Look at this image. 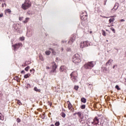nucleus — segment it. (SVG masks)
Here are the masks:
<instances>
[{"instance_id": "f257e3e1", "label": "nucleus", "mask_w": 126, "mask_h": 126, "mask_svg": "<svg viewBox=\"0 0 126 126\" xmlns=\"http://www.w3.org/2000/svg\"><path fill=\"white\" fill-rule=\"evenodd\" d=\"M72 61L74 63H75L76 64H78V63H79L80 62H81V60L80 59V56L78 54H76L74 55H73Z\"/></svg>"}, {"instance_id": "f03ea898", "label": "nucleus", "mask_w": 126, "mask_h": 126, "mask_svg": "<svg viewBox=\"0 0 126 126\" xmlns=\"http://www.w3.org/2000/svg\"><path fill=\"white\" fill-rule=\"evenodd\" d=\"M32 2L31 0H25L24 3L22 4V8L25 10L29 8L31 6Z\"/></svg>"}, {"instance_id": "7ed1b4c3", "label": "nucleus", "mask_w": 126, "mask_h": 126, "mask_svg": "<svg viewBox=\"0 0 126 126\" xmlns=\"http://www.w3.org/2000/svg\"><path fill=\"white\" fill-rule=\"evenodd\" d=\"M94 65H95V63H94V62H91L86 63L84 65V67L86 69H88L93 67Z\"/></svg>"}, {"instance_id": "20e7f679", "label": "nucleus", "mask_w": 126, "mask_h": 126, "mask_svg": "<svg viewBox=\"0 0 126 126\" xmlns=\"http://www.w3.org/2000/svg\"><path fill=\"white\" fill-rule=\"evenodd\" d=\"M22 46V43H16L15 45H13L12 47L14 52H16V51H17L19 49V48H20V47H21Z\"/></svg>"}, {"instance_id": "39448f33", "label": "nucleus", "mask_w": 126, "mask_h": 126, "mask_svg": "<svg viewBox=\"0 0 126 126\" xmlns=\"http://www.w3.org/2000/svg\"><path fill=\"white\" fill-rule=\"evenodd\" d=\"M76 38V35H75L74 34L72 35L70 39L68 41V44H69L70 45H71L72 44V43H73V42H74V41H75Z\"/></svg>"}, {"instance_id": "423d86ee", "label": "nucleus", "mask_w": 126, "mask_h": 126, "mask_svg": "<svg viewBox=\"0 0 126 126\" xmlns=\"http://www.w3.org/2000/svg\"><path fill=\"white\" fill-rule=\"evenodd\" d=\"M53 66H52V70H51V72H52L54 73V72H56V69H57V64H56V63L55 62H53L52 63Z\"/></svg>"}, {"instance_id": "0eeeda50", "label": "nucleus", "mask_w": 126, "mask_h": 126, "mask_svg": "<svg viewBox=\"0 0 126 126\" xmlns=\"http://www.w3.org/2000/svg\"><path fill=\"white\" fill-rule=\"evenodd\" d=\"M98 124H99V119L95 117L94 120V122H92V125H98Z\"/></svg>"}, {"instance_id": "6e6552de", "label": "nucleus", "mask_w": 126, "mask_h": 126, "mask_svg": "<svg viewBox=\"0 0 126 126\" xmlns=\"http://www.w3.org/2000/svg\"><path fill=\"white\" fill-rule=\"evenodd\" d=\"M118 8H119V4L118 3H116L114 8L112 9V11L114 12L116 11Z\"/></svg>"}, {"instance_id": "1a4fd4ad", "label": "nucleus", "mask_w": 126, "mask_h": 126, "mask_svg": "<svg viewBox=\"0 0 126 126\" xmlns=\"http://www.w3.org/2000/svg\"><path fill=\"white\" fill-rule=\"evenodd\" d=\"M81 19L82 20H84V21H85V20H87V14L86 15H81Z\"/></svg>"}, {"instance_id": "9d476101", "label": "nucleus", "mask_w": 126, "mask_h": 126, "mask_svg": "<svg viewBox=\"0 0 126 126\" xmlns=\"http://www.w3.org/2000/svg\"><path fill=\"white\" fill-rule=\"evenodd\" d=\"M71 79L74 83L77 82V81H78V78L77 77H71Z\"/></svg>"}, {"instance_id": "9b49d317", "label": "nucleus", "mask_w": 126, "mask_h": 126, "mask_svg": "<svg viewBox=\"0 0 126 126\" xmlns=\"http://www.w3.org/2000/svg\"><path fill=\"white\" fill-rule=\"evenodd\" d=\"M71 77H77V72L74 71L70 74Z\"/></svg>"}, {"instance_id": "f8f14e48", "label": "nucleus", "mask_w": 126, "mask_h": 126, "mask_svg": "<svg viewBox=\"0 0 126 126\" xmlns=\"http://www.w3.org/2000/svg\"><path fill=\"white\" fill-rule=\"evenodd\" d=\"M66 68V67L64 65H62L60 67V71H64V70H65Z\"/></svg>"}, {"instance_id": "ddd939ff", "label": "nucleus", "mask_w": 126, "mask_h": 126, "mask_svg": "<svg viewBox=\"0 0 126 126\" xmlns=\"http://www.w3.org/2000/svg\"><path fill=\"white\" fill-rule=\"evenodd\" d=\"M113 63V60L110 59L106 63V65H110L111 64Z\"/></svg>"}, {"instance_id": "4468645a", "label": "nucleus", "mask_w": 126, "mask_h": 126, "mask_svg": "<svg viewBox=\"0 0 126 126\" xmlns=\"http://www.w3.org/2000/svg\"><path fill=\"white\" fill-rule=\"evenodd\" d=\"M79 121L81 124H85V120H83V118H80Z\"/></svg>"}, {"instance_id": "2eb2a0df", "label": "nucleus", "mask_w": 126, "mask_h": 126, "mask_svg": "<svg viewBox=\"0 0 126 126\" xmlns=\"http://www.w3.org/2000/svg\"><path fill=\"white\" fill-rule=\"evenodd\" d=\"M77 114L79 117V119H83V115H82V114H81V112H79Z\"/></svg>"}, {"instance_id": "dca6fc26", "label": "nucleus", "mask_w": 126, "mask_h": 126, "mask_svg": "<svg viewBox=\"0 0 126 126\" xmlns=\"http://www.w3.org/2000/svg\"><path fill=\"white\" fill-rule=\"evenodd\" d=\"M80 47L81 49H83V48H85V47L84 46V43H83V42H81L80 44Z\"/></svg>"}, {"instance_id": "f3484780", "label": "nucleus", "mask_w": 126, "mask_h": 126, "mask_svg": "<svg viewBox=\"0 0 126 126\" xmlns=\"http://www.w3.org/2000/svg\"><path fill=\"white\" fill-rule=\"evenodd\" d=\"M83 43H84V46L85 47H88V41H83Z\"/></svg>"}, {"instance_id": "a211bd4d", "label": "nucleus", "mask_w": 126, "mask_h": 126, "mask_svg": "<svg viewBox=\"0 0 126 126\" xmlns=\"http://www.w3.org/2000/svg\"><path fill=\"white\" fill-rule=\"evenodd\" d=\"M11 12V10H10V9H6L5 11V13H9L10 14V13Z\"/></svg>"}, {"instance_id": "6ab92c4d", "label": "nucleus", "mask_w": 126, "mask_h": 126, "mask_svg": "<svg viewBox=\"0 0 126 126\" xmlns=\"http://www.w3.org/2000/svg\"><path fill=\"white\" fill-rule=\"evenodd\" d=\"M49 50H51V51H52V54L53 55H54V56H56V55L57 54V52H56V51L54 50V49L52 48H50Z\"/></svg>"}, {"instance_id": "aec40b11", "label": "nucleus", "mask_w": 126, "mask_h": 126, "mask_svg": "<svg viewBox=\"0 0 126 126\" xmlns=\"http://www.w3.org/2000/svg\"><path fill=\"white\" fill-rule=\"evenodd\" d=\"M30 19V18H26L25 19V21H23V22L24 23H27L28 22V21H29V20Z\"/></svg>"}, {"instance_id": "412c9836", "label": "nucleus", "mask_w": 126, "mask_h": 126, "mask_svg": "<svg viewBox=\"0 0 126 126\" xmlns=\"http://www.w3.org/2000/svg\"><path fill=\"white\" fill-rule=\"evenodd\" d=\"M45 54H46V55H47V56H50V55H51V51H45Z\"/></svg>"}, {"instance_id": "4be33fe9", "label": "nucleus", "mask_w": 126, "mask_h": 126, "mask_svg": "<svg viewBox=\"0 0 126 126\" xmlns=\"http://www.w3.org/2000/svg\"><path fill=\"white\" fill-rule=\"evenodd\" d=\"M72 107V105H71V103H70L69 102V104H68V108L69 110H70V109H71Z\"/></svg>"}, {"instance_id": "5701e85b", "label": "nucleus", "mask_w": 126, "mask_h": 126, "mask_svg": "<svg viewBox=\"0 0 126 126\" xmlns=\"http://www.w3.org/2000/svg\"><path fill=\"white\" fill-rule=\"evenodd\" d=\"M114 21H115V18H110L109 19V23H111L112 22H114Z\"/></svg>"}, {"instance_id": "b1692460", "label": "nucleus", "mask_w": 126, "mask_h": 126, "mask_svg": "<svg viewBox=\"0 0 126 126\" xmlns=\"http://www.w3.org/2000/svg\"><path fill=\"white\" fill-rule=\"evenodd\" d=\"M81 101L83 103H85L86 102V99H85V98L83 97V98H81Z\"/></svg>"}, {"instance_id": "393cba45", "label": "nucleus", "mask_w": 126, "mask_h": 126, "mask_svg": "<svg viewBox=\"0 0 126 126\" xmlns=\"http://www.w3.org/2000/svg\"><path fill=\"white\" fill-rule=\"evenodd\" d=\"M31 74H27L24 75V78H28L29 76H30Z\"/></svg>"}, {"instance_id": "a878e982", "label": "nucleus", "mask_w": 126, "mask_h": 126, "mask_svg": "<svg viewBox=\"0 0 126 126\" xmlns=\"http://www.w3.org/2000/svg\"><path fill=\"white\" fill-rule=\"evenodd\" d=\"M34 91H36V92H40V90L38 89V88H37V87H34Z\"/></svg>"}, {"instance_id": "bb28decb", "label": "nucleus", "mask_w": 126, "mask_h": 126, "mask_svg": "<svg viewBox=\"0 0 126 126\" xmlns=\"http://www.w3.org/2000/svg\"><path fill=\"white\" fill-rule=\"evenodd\" d=\"M61 116H62V118H65V113L62 112Z\"/></svg>"}, {"instance_id": "cd10ccee", "label": "nucleus", "mask_w": 126, "mask_h": 126, "mask_svg": "<svg viewBox=\"0 0 126 126\" xmlns=\"http://www.w3.org/2000/svg\"><path fill=\"white\" fill-rule=\"evenodd\" d=\"M0 120H1V121H3L4 119H3V116L2 115H1V114L0 113Z\"/></svg>"}, {"instance_id": "c85d7f7f", "label": "nucleus", "mask_w": 126, "mask_h": 126, "mask_svg": "<svg viewBox=\"0 0 126 126\" xmlns=\"http://www.w3.org/2000/svg\"><path fill=\"white\" fill-rule=\"evenodd\" d=\"M13 28H14L15 30H17L18 28H17V25H14Z\"/></svg>"}, {"instance_id": "c756f323", "label": "nucleus", "mask_w": 126, "mask_h": 126, "mask_svg": "<svg viewBox=\"0 0 126 126\" xmlns=\"http://www.w3.org/2000/svg\"><path fill=\"white\" fill-rule=\"evenodd\" d=\"M30 68V66H28L27 67H26L25 68V70H26V71H28V70H29Z\"/></svg>"}, {"instance_id": "7c9ffc66", "label": "nucleus", "mask_w": 126, "mask_h": 126, "mask_svg": "<svg viewBox=\"0 0 126 126\" xmlns=\"http://www.w3.org/2000/svg\"><path fill=\"white\" fill-rule=\"evenodd\" d=\"M102 35L103 36H106V32H105V31L102 30Z\"/></svg>"}, {"instance_id": "2f4dec72", "label": "nucleus", "mask_w": 126, "mask_h": 126, "mask_svg": "<svg viewBox=\"0 0 126 126\" xmlns=\"http://www.w3.org/2000/svg\"><path fill=\"white\" fill-rule=\"evenodd\" d=\"M17 104H18V105H22V103H21L20 100L17 99Z\"/></svg>"}, {"instance_id": "473e14b6", "label": "nucleus", "mask_w": 126, "mask_h": 126, "mask_svg": "<svg viewBox=\"0 0 126 126\" xmlns=\"http://www.w3.org/2000/svg\"><path fill=\"white\" fill-rule=\"evenodd\" d=\"M78 88H79V87L78 86H75L74 87L75 90H78Z\"/></svg>"}, {"instance_id": "72a5a7b5", "label": "nucleus", "mask_w": 126, "mask_h": 126, "mask_svg": "<svg viewBox=\"0 0 126 126\" xmlns=\"http://www.w3.org/2000/svg\"><path fill=\"white\" fill-rule=\"evenodd\" d=\"M111 30L113 31V33H116V31L115 30V29L114 28L112 27L110 28Z\"/></svg>"}, {"instance_id": "f704fd0d", "label": "nucleus", "mask_w": 126, "mask_h": 126, "mask_svg": "<svg viewBox=\"0 0 126 126\" xmlns=\"http://www.w3.org/2000/svg\"><path fill=\"white\" fill-rule=\"evenodd\" d=\"M20 39L21 40V41H24V40H25V38L23 36V37H20Z\"/></svg>"}, {"instance_id": "c9c22d12", "label": "nucleus", "mask_w": 126, "mask_h": 126, "mask_svg": "<svg viewBox=\"0 0 126 126\" xmlns=\"http://www.w3.org/2000/svg\"><path fill=\"white\" fill-rule=\"evenodd\" d=\"M115 88H116V89H117V90H121V88H120L119 87V85H116V86H115Z\"/></svg>"}, {"instance_id": "e433bc0d", "label": "nucleus", "mask_w": 126, "mask_h": 126, "mask_svg": "<svg viewBox=\"0 0 126 126\" xmlns=\"http://www.w3.org/2000/svg\"><path fill=\"white\" fill-rule=\"evenodd\" d=\"M66 51L67 52H71V49L70 48H67Z\"/></svg>"}, {"instance_id": "4c0bfd02", "label": "nucleus", "mask_w": 126, "mask_h": 126, "mask_svg": "<svg viewBox=\"0 0 126 126\" xmlns=\"http://www.w3.org/2000/svg\"><path fill=\"white\" fill-rule=\"evenodd\" d=\"M55 126H60V122H57L56 123H55Z\"/></svg>"}, {"instance_id": "58836bf2", "label": "nucleus", "mask_w": 126, "mask_h": 126, "mask_svg": "<svg viewBox=\"0 0 126 126\" xmlns=\"http://www.w3.org/2000/svg\"><path fill=\"white\" fill-rule=\"evenodd\" d=\"M39 59L41 61H44V58H43V56H39Z\"/></svg>"}, {"instance_id": "ea45409f", "label": "nucleus", "mask_w": 126, "mask_h": 126, "mask_svg": "<svg viewBox=\"0 0 126 126\" xmlns=\"http://www.w3.org/2000/svg\"><path fill=\"white\" fill-rule=\"evenodd\" d=\"M19 20H20V21H22V20H23V17H19Z\"/></svg>"}, {"instance_id": "a19ab883", "label": "nucleus", "mask_w": 126, "mask_h": 126, "mask_svg": "<svg viewBox=\"0 0 126 126\" xmlns=\"http://www.w3.org/2000/svg\"><path fill=\"white\" fill-rule=\"evenodd\" d=\"M4 5L5 6H6V4L5 3H2V5H1L2 7H4Z\"/></svg>"}, {"instance_id": "79ce46f5", "label": "nucleus", "mask_w": 126, "mask_h": 126, "mask_svg": "<svg viewBox=\"0 0 126 126\" xmlns=\"http://www.w3.org/2000/svg\"><path fill=\"white\" fill-rule=\"evenodd\" d=\"M81 108L82 109H85V105L84 104V105H81Z\"/></svg>"}, {"instance_id": "37998d69", "label": "nucleus", "mask_w": 126, "mask_h": 126, "mask_svg": "<svg viewBox=\"0 0 126 126\" xmlns=\"http://www.w3.org/2000/svg\"><path fill=\"white\" fill-rule=\"evenodd\" d=\"M17 123H20V122H21V120L19 118H17Z\"/></svg>"}, {"instance_id": "c03bdc74", "label": "nucleus", "mask_w": 126, "mask_h": 126, "mask_svg": "<svg viewBox=\"0 0 126 126\" xmlns=\"http://www.w3.org/2000/svg\"><path fill=\"white\" fill-rule=\"evenodd\" d=\"M26 63L27 64H30V63H31V62L30 61H28L26 62Z\"/></svg>"}, {"instance_id": "a18cd8bd", "label": "nucleus", "mask_w": 126, "mask_h": 126, "mask_svg": "<svg viewBox=\"0 0 126 126\" xmlns=\"http://www.w3.org/2000/svg\"><path fill=\"white\" fill-rule=\"evenodd\" d=\"M0 1L1 2H5V1H6V0H0Z\"/></svg>"}, {"instance_id": "49530a36", "label": "nucleus", "mask_w": 126, "mask_h": 126, "mask_svg": "<svg viewBox=\"0 0 126 126\" xmlns=\"http://www.w3.org/2000/svg\"><path fill=\"white\" fill-rule=\"evenodd\" d=\"M15 78L17 79V81H18V79H19V77H18V76H16L15 77Z\"/></svg>"}, {"instance_id": "de8ad7c7", "label": "nucleus", "mask_w": 126, "mask_h": 126, "mask_svg": "<svg viewBox=\"0 0 126 126\" xmlns=\"http://www.w3.org/2000/svg\"><path fill=\"white\" fill-rule=\"evenodd\" d=\"M121 22H124L125 21V19H121L120 20Z\"/></svg>"}, {"instance_id": "09e8293b", "label": "nucleus", "mask_w": 126, "mask_h": 126, "mask_svg": "<svg viewBox=\"0 0 126 126\" xmlns=\"http://www.w3.org/2000/svg\"><path fill=\"white\" fill-rule=\"evenodd\" d=\"M21 73H24V74H25V71L22 70V71L21 72Z\"/></svg>"}, {"instance_id": "8fccbe9b", "label": "nucleus", "mask_w": 126, "mask_h": 126, "mask_svg": "<svg viewBox=\"0 0 126 126\" xmlns=\"http://www.w3.org/2000/svg\"><path fill=\"white\" fill-rule=\"evenodd\" d=\"M2 16H3V14L2 13L0 14V18L2 17Z\"/></svg>"}, {"instance_id": "3c124183", "label": "nucleus", "mask_w": 126, "mask_h": 126, "mask_svg": "<svg viewBox=\"0 0 126 126\" xmlns=\"http://www.w3.org/2000/svg\"><path fill=\"white\" fill-rule=\"evenodd\" d=\"M27 88H28V87H30V84H29V83H28L27 84Z\"/></svg>"}, {"instance_id": "603ef678", "label": "nucleus", "mask_w": 126, "mask_h": 126, "mask_svg": "<svg viewBox=\"0 0 126 126\" xmlns=\"http://www.w3.org/2000/svg\"><path fill=\"white\" fill-rule=\"evenodd\" d=\"M107 2V1L106 0H105L104 1V5H106V3Z\"/></svg>"}, {"instance_id": "864d4df0", "label": "nucleus", "mask_w": 126, "mask_h": 126, "mask_svg": "<svg viewBox=\"0 0 126 126\" xmlns=\"http://www.w3.org/2000/svg\"><path fill=\"white\" fill-rule=\"evenodd\" d=\"M115 66H116V67H117V64L114 65L113 66V68H115Z\"/></svg>"}, {"instance_id": "5fc2aeb1", "label": "nucleus", "mask_w": 126, "mask_h": 126, "mask_svg": "<svg viewBox=\"0 0 126 126\" xmlns=\"http://www.w3.org/2000/svg\"><path fill=\"white\" fill-rule=\"evenodd\" d=\"M46 68H47V69H50V67L47 66V67H46Z\"/></svg>"}, {"instance_id": "6e6d98bb", "label": "nucleus", "mask_w": 126, "mask_h": 126, "mask_svg": "<svg viewBox=\"0 0 126 126\" xmlns=\"http://www.w3.org/2000/svg\"><path fill=\"white\" fill-rule=\"evenodd\" d=\"M62 43H66V41H62Z\"/></svg>"}, {"instance_id": "4d7b16f0", "label": "nucleus", "mask_w": 126, "mask_h": 126, "mask_svg": "<svg viewBox=\"0 0 126 126\" xmlns=\"http://www.w3.org/2000/svg\"><path fill=\"white\" fill-rule=\"evenodd\" d=\"M103 18H108V17H105V16H103Z\"/></svg>"}, {"instance_id": "13d9d810", "label": "nucleus", "mask_w": 126, "mask_h": 126, "mask_svg": "<svg viewBox=\"0 0 126 126\" xmlns=\"http://www.w3.org/2000/svg\"><path fill=\"white\" fill-rule=\"evenodd\" d=\"M90 33L91 34V33H92V31H90Z\"/></svg>"}, {"instance_id": "bf43d9fd", "label": "nucleus", "mask_w": 126, "mask_h": 126, "mask_svg": "<svg viewBox=\"0 0 126 126\" xmlns=\"http://www.w3.org/2000/svg\"><path fill=\"white\" fill-rule=\"evenodd\" d=\"M50 126H55L54 125H51Z\"/></svg>"}, {"instance_id": "052dcab7", "label": "nucleus", "mask_w": 126, "mask_h": 126, "mask_svg": "<svg viewBox=\"0 0 126 126\" xmlns=\"http://www.w3.org/2000/svg\"><path fill=\"white\" fill-rule=\"evenodd\" d=\"M62 51H63V48H62Z\"/></svg>"}, {"instance_id": "680f3d73", "label": "nucleus", "mask_w": 126, "mask_h": 126, "mask_svg": "<svg viewBox=\"0 0 126 126\" xmlns=\"http://www.w3.org/2000/svg\"><path fill=\"white\" fill-rule=\"evenodd\" d=\"M106 42H109V40H106Z\"/></svg>"}, {"instance_id": "e2e57ef3", "label": "nucleus", "mask_w": 126, "mask_h": 126, "mask_svg": "<svg viewBox=\"0 0 126 126\" xmlns=\"http://www.w3.org/2000/svg\"><path fill=\"white\" fill-rule=\"evenodd\" d=\"M30 71H31V72L32 71V70H30Z\"/></svg>"}, {"instance_id": "0e129e2a", "label": "nucleus", "mask_w": 126, "mask_h": 126, "mask_svg": "<svg viewBox=\"0 0 126 126\" xmlns=\"http://www.w3.org/2000/svg\"><path fill=\"white\" fill-rule=\"evenodd\" d=\"M89 85H91L89 84Z\"/></svg>"}, {"instance_id": "69168bd1", "label": "nucleus", "mask_w": 126, "mask_h": 126, "mask_svg": "<svg viewBox=\"0 0 126 126\" xmlns=\"http://www.w3.org/2000/svg\"><path fill=\"white\" fill-rule=\"evenodd\" d=\"M32 70H34V69H32Z\"/></svg>"}, {"instance_id": "338daca9", "label": "nucleus", "mask_w": 126, "mask_h": 126, "mask_svg": "<svg viewBox=\"0 0 126 126\" xmlns=\"http://www.w3.org/2000/svg\"><path fill=\"white\" fill-rule=\"evenodd\" d=\"M106 31H108V30H106Z\"/></svg>"}, {"instance_id": "774afa93", "label": "nucleus", "mask_w": 126, "mask_h": 126, "mask_svg": "<svg viewBox=\"0 0 126 126\" xmlns=\"http://www.w3.org/2000/svg\"><path fill=\"white\" fill-rule=\"evenodd\" d=\"M12 44H13V42H12Z\"/></svg>"}]
</instances>
